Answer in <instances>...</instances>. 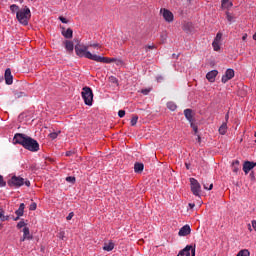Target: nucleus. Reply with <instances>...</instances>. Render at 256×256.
Instances as JSON below:
<instances>
[{"mask_svg":"<svg viewBox=\"0 0 256 256\" xmlns=\"http://www.w3.org/2000/svg\"><path fill=\"white\" fill-rule=\"evenodd\" d=\"M248 230L251 232L253 231V228H251V224L248 225Z\"/></svg>","mask_w":256,"mask_h":256,"instance_id":"nucleus-54","label":"nucleus"},{"mask_svg":"<svg viewBox=\"0 0 256 256\" xmlns=\"http://www.w3.org/2000/svg\"><path fill=\"white\" fill-rule=\"evenodd\" d=\"M98 63H115L117 67H123V65H125V62H123V60L119 58H109L103 56H100V60L98 61Z\"/></svg>","mask_w":256,"mask_h":256,"instance_id":"nucleus-6","label":"nucleus"},{"mask_svg":"<svg viewBox=\"0 0 256 256\" xmlns=\"http://www.w3.org/2000/svg\"><path fill=\"white\" fill-rule=\"evenodd\" d=\"M217 75H219V71L217 70H211L210 72H208L206 74V79L210 82V83H215V78L217 77Z\"/></svg>","mask_w":256,"mask_h":256,"instance_id":"nucleus-15","label":"nucleus"},{"mask_svg":"<svg viewBox=\"0 0 256 256\" xmlns=\"http://www.w3.org/2000/svg\"><path fill=\"white\" fill-rule=\"evenodd\" d=\"M250 176L255 177V175L253 174V172H251Z\"/></svg>","mask_w":256,"mask_h":256,"instance_id":"nucleus-56","label":"nucleus"},{"mask_svg":"<svg viewBox=\"0 0 256 256\" xmlns=\"http://www.w3.org/2000/svg\"><path fill=\"white\" fill-rule=\"evenodd\" d=\"M0 221H9V216H5V211L0 208Z\"/></svg>","mask_w":256,"mask_h":256,"instance_id":"nucleus-26","label":"nucleus"},{"mask_svg":"<svg viewBox=\"0 0 256 256\" xmlns=\"http://www.w3.org/2000/svg\"><path fill=\"white\" fill-rule=\"evenodd\" d=\"M75 52L78 57H85L86 59H90V61H96V63H99L101 59V56L89 52V46L86 45H76Z\"/></svg>","mask_w":256,"mask_h":256,"instance_id":"nucleus-2","label":"nucleus"},{"mask_svg":"<svg viewBox=\"0 0 256 256\" xmlns=\"http://www.w3.org/2000/svg\"><path fill=\"white\" fill-rule=\"evenodd\" d=\"M109 79H110L111 83H114V84L119 83V80H117V78L114 76H111Z\"/></svg>","mask_w":256,"mask_h":256,"instance_id":"nucleus-43","label":"nucleus"},{"mask_svg":"<svg viewBox=\"0 0 256 256\" xmlns=\"http://www.w3.org/2000/svg\"><path fill=\"white\" fill-rule=\"evenodd\" d=\"M33 239V235H31V232L29 231V227L23 228V237L20 239V241H31Z\"/></svg>","mask_w":256,"mask_h":256,"instance_id":"nucleus-14","label":"nucleus"},{"mask_svg":"<svg viewBox=\"0 0 256 256\" xmlns=\"http://www.w3.org/2000/svg\"><path fill=\"white\" fill-rule=\"evenodd\" d=\"M118 116H119L121 119H123V117H125V110H119Z\"/></svg>","mask_w":256,"mask_h":256,"instance_id":"nucleus-44","label":"nucleus"},{"mask_svg":"<svg viewBox=\"0 0 256 256\" xmlns=\"http://www.w3.org/2000/svg\"><path fill=\"white\" fill-rule=\"evenodd\" d=\"M177 256H195V246L187 245L184 249L179 251Z\"/></svg>","mask_w":256,"mask_h":256,"instance_id":"nucleus-9","label":"nucleus"},{"mask_svg":"<svg viewBox=\"0 0 256 256\" xmlns=\"http://www.w3.org/2000/svg\"><path fill=\"white\" fill-rule=\"evenodd\" d=\"M225 121H226L225 123H227L229 121V112H227L225 115Z\"/></svg>","mask_w":256,"mask_h":256,"instance_id":"nucleus-48","label":"nucleus"},{"mask_svg":"<svg viewBox=\"0 0 256 256\" xmlns=\"http://www.w3.org/2000/svg\"><path fill=\"white\" fill-rule=\"evenodd\" d=\"M13 143L14 145H22L24 149H27V151H31V153H37V151H39V142L27 136L26 134H15L13 138Z\"/></svg>","mask_w":256,"mask_h":256,"instance_id":"nucleus-1","label":"nucleus"},{"mask_svg":"<svg viewBox=\"0 0 256 256\" xmlns=\"http://www.w3.org/2000/svg\"><path fill=\"white\" fill-rule=\"evenodd\" d=\"M8 187H14L15 189H19V187H23V185H26V187H31V182L28 179H24L21 176H12L8 182Z\"/></svg>","mask_w":256,"mask_h":256,"instance_id":"nucleus-4","label":"nucleus"},{"mask_svg":"<svg viewBox=\"0 0 256 256\" xmlns=\"http://www.w3.org/2000/svg\"><path fill=\"white\" fill-rule=\"evenodd\" d=\"M89 47H93L94 49H97V47H98L99 49H101V44L94 43V44H90Z\"/></svg>","mask_w":256,"mask_h":256,"instance_id":"nucleus-42","label":"nucleus"},{"mask_svg":"<svg viewBox=\"0 0 256 256\" xmlns=\"http://www.w3.org/2000/svg\"><path fill=\"white\" fill-rule=\"evenodd\" d=\"M142 95H147L148 93H151V88H145L141 90Z\"/></svg>","mask_w":256,"mask_h":256,"instance_id":"nucleus-34","label":"nucleus"},{"mask_svg":"<svg viewBox=\"0 0 256 256\" xmlns=\"http://www.w3.org/2000/svg\"><path fill=\"white\" fill-rule=\"evenodd\" d=\"M226 19L229 23H233L235 21V16L231 14L229 11H226Z\"/></svg>","mask_w":256,"mask_h":256,"instance_id":"nucleus-25","label":"nucleus"},{"mask_svg":"<svg viewBox=\"0 0 256 256\" xmlns=\"http://www.w3.org/2000/svg\"><path fill=\"white\" fill-rule=\"evenodd\" d=\"M223 39V33L218 32L216 34V37L214 38L212 42V47L214 51H221V41Z\"/></svg>","mask_w":256,"mask_h":256,"instance_id":"nucleus-8","label":"nucleus"},{"mask_svg":"<svg viewBox=\"0 0 256 256\" xmlns=\"http://www.w3.org/2000/svg\"><path fill=\"white\" fill-rule=\"evenodd\" d=\"M188 205H189L190 209H194L195 208V204H193V203H189Z\"/></svg>","mask_w":256,"mask_h":256,"instance_id":"nucleus-50","label":"nucleus"},{"mask_svg":"<svg viewBox=\"0 0 256 256\" xmlns=\"http://www.w3.org/2000/svg\"><path fill=\"white\" fill-rule=\"evenodd\" d=\"M143 169H145V166L143 165V163H135L134 165V171L135 173H141V171H143Z\"/></svg>","mask_w":256,"mask_h":256,"instance_id":"nucleus-23","label":"nucleus"},{"mask_svg":"<svg viewBox=\"0 0 256 256\" xmlns=\"http://www.w3.org/2000/svg\"><path fill=\"white\" fill-rule=\"evenodd\" d=\"M25 213V204L24 203H21L18 210L15 211V214L18 216V217H23V214Z\"/></svg>","mask_w":256,"mask_h":256,"instance_id":"nucleus-22","label":"nucleus"},{"mask_svg":"<svg viewBox=\"0 0 256 256\" xmlns=\"http://www.w3.org/2000/svg\"><path fill=\"white\" fill-rule=\"evenodd\" d=\"M179 237H187V235H191V226L184 225L182 228H180L178 232Z\"/></svg>","mask_w":256,"mask_h":256,"instance_id":"nucleus-13","label":"nucleus"},{"mask_svg":"<svg viewBox=\"0 0 256 256\" xmlns=\"http://www.w3.org/2000/svg\"><path fill=\"white\" fill-rule=\"evenodd\" d=\"M23 227H27V223L25 221L18 222L17 229H23Z\"/></svg>","mask_w":256,"mask_h":256,"instance_id":"nucleus-32","label":"nucleus"},{"mask_svg":"<svg viewBox=\"0 0 256 256\" xmlns=\"http://www.w3.org/2000/svg\"><path fill=\"white\" fill-rule=\"evenodd\" d=\"M81 95L85 105L91 107L93 105V90L89 86H85L82 88Z\"/></svg>","mask_w":256,"mask_h":256,"instance_id":"nucleus-5","label":"nucleus"},{"mask_svg":"<svg viewBox=\"0 0 256 256\" xmlns=\"http://www.w3.org/2000/svg\"><path fill=\"white\" fill-rule=\"evenodd\" d=\"M137 121H139V116H137V115H133L132 116V119H131V126L132 127H135V125H137Z\"/></svg>","mask_w":256,"mask_h":256,"instance_id":"nucleus-29","label":"nucleus"},{"mask_svg":"<svg viewBox=\"0 0 256 256\" xmlns=\"http://www.w3.org/2000/svg\"><path fill=\"white\" fill-rule=\"evenodd\" d=\"M6 85H13V75L11 69L7 68L4 74Z\"/></svg>","mask_w":256,"mask_h":256,"instance_id":"nucleus-16","label":"nucleus"},{"mask_svg":"<svg viewBox=\"0 0 256 256\" xmlns=\"http://www.w3.org/2000/svg\"><path fill=\"white\" fill-rule=\"evenodd\" d=\"M58 136L59 134L57 132H52L49 134L50 139H57Z\"/></svg>","mask_w":256,"mask_h":256,"instance_id":"nucleus-35","label":"nucleus"},{"mask_svg":"<svg viewBox=\"0 0 256 256\" xmlns=\"http://www.w3.org/2000/svg\"><path fill=\"white\" fill-rule=\"evenodd\" d=\"M221 7L222 9H226L227 11H229V9L233 7V2L231 0H222Z\"/></svg>","mask_w":256,"mask_h":256,"instance_id":"nucleus-18","label":"nucleus"},{"mask_svg":"<svg viewBox=\"0 0 256 256\" xmlns=\"http://www.w3.org/2000/svg\"><path fill=\"white\" fill-rule=\"evenodd\" d=\"M72 155H73V152L71 151L66 152V157H71Z\"/></svg>","mask_w":256,"mask_h":256,"instance_id":"nucleus-49","label":"nucleus"},{"mask_svg":"<svg viewBox=\"0 0 256 256\" xmlns=\"http://www.w3.org/2000/svg\"><path fill=\"white\" fill-rule=\"evenodd\" d=\"M203 187L206 191H211V189H213V183L209 185L208 187V184H203Z\"/></svg>","mask_w":256,"mask_h":256,"instance_id":"nucleus-37","label":"nucleus"},{"mask_svg":"<svg viewBox=\"0 0 256 256\" xmlns=\"http://www.w3.org/2000/svg\"><path fill=\"white\" fill-rule=\"evenodd\" d=\"M190 127H192V129H193V131H194L195 133H197L198 127L195 125V123H194L193 121L190 122Z\"/></svg>","mask_w":256,"mask_h":256,"instance_id":"nucleus-38","label":"nucleus"},{"mask_svg":"<svg viewBox=\"0 0 256 256\" xmlns=\"http://www.w3.org/2000/svg\"><path fill=\"white\" fill-rule=\"evenodd\" d=\"M21 9H19V6H17V4H12L10 6V11L11 13H17V11H20Z\"/></svg>","mask_w":256,"mask_h":256,"instance_id":"nucleus-30","label":"nucleus"},{"mask_svg":"<svg viewBox=\"0 0 256 256\" xmlns=\"http://www.w3.org/2000/svg\"><path fill=\"white\" fill-rule=\"evenodd\" d=\"M16 19L20 25L27 27L29 25V20L31 19V9L29 7H24L16 12Z\"/></svg>","mask_w":256,"mask_h":256,"instance_id":"nucleus-3","label":"nucleus"},{"mask_svg":"<svg viewBox=\"0 0 256 256\" xmlns=\"http://www.w3.org/2000/svg\"><path fill=\"white\" fill-rule=\"evenodd\" d=\"M59 19H60L61 23H68L67 18H65V17H60Z\"/></svg>","mask_w":256,"mask_h":256,"instance_id":"nucleus-45","label":"nucleus"},{"mask_svg":"<svg viewBox=\"0 0 256 256\" xmlns=\"http://www.w3.org/2000/svg\"><path fill=\"white\" fill-rule=\"evenodd\" d=\"M146 49H155V45L151 44V45H147Z\"/></svg>","mask_w":256,"mask_h":256,"instance_id":"nucleus-47","label":"nucleus"},{"mask_svg":"<svg viewBox=\"0 0 256 256\" xmlns=\"http://www.w3.org/2000/svg\"><path fill=\"white\" fill-rule=\"evenodd\" d=\"M167 108L170 111H175L177 109V104H175V102H168L167 103Z\"/></svg>","mask_w":256,"mask_h":256,"instance_id":"nucleus-27","label":"nucleus"},{"mask_svg":"<svg viewBox=\"0 0 256 256\" xmlns=\"http://www.w3.org/2000/svg\"><path fill=\"white\" fill-rule=\"evenodd\" d=\"M197 141H198V143H201V136L200 135L197 136Z\"/></svg>","mask_w":256,"mask_h":256,"instance_id":"nucleus-53","label":"nucleus"},{"mask_svg":"<svg viewBox=\"0 0 256 256\" xmlns=\"http://www.w3.org/2000/svg\"><path fill=\"white\" fill-rule=\"evenodd\" d=\"M62 35L65 37V39H73V29L68 28L65 30V28H63Z\"/></svg>","mask_w":256,"mask_h":256,"instance_id":"nucleus-17","label":"nucleus"},{"mask_svg":"<svg viewBox=\"0 0 256 256\" xmlns=\"http://www.w3.org/2000/svg\"><path fill=\"white\" fill-rule=\"evenodd\" d=\"M236 256H251V253L249 252V250L244 249L240 250Z\"/></svg>","mask_w":256,"mask_h":256,"instance_id":"nucleus-28","label":"nucleus"},{"mask_svg":"<svg viewBox=\"0 0 256 256\" xmlns=\"http://www.w3.org/2000/svg\"><path fill=\"white\" fill-rule=\"evenodd\" d=\"M242 41H247V34H244V35L242 36Z\"/></svg>","mask_w":256,"mask_h":256,"instance_id":"nucleus-51","label":"nucleus"},{"mask_svg":"<svg viewBox=\"0 0 256 256\" xmlns=\"http://www.w3.org/2000/svg\"><path fill=\"white\" fill-rule=\"evenodd\" d=\"M7 186V182H5V179L3 178V176L0 175V187H6Z\"/></svg>","mask_w":256,"mask_h":256,"instance_id":"nucleus-33","label":"nucleus"},{"mask_svg":"<svg viewBox=\"0 0 256 256\" xmlns=\"http://www.w3.org/2000/svg\"><path fill=\"white\" fill-rule=\"evenodd\" d=\"M235 77V70L229 68L226 70L225 74L221 78L222 83H227L228 81H231Z\"/></svg>","mask_w":256,"mask_h":256,"instance_id":"nucleus-11","label":"nucleus"},{"mask_svg":"<svg viewBox=\"0 0 256 256\" xmlns=\"http://www.w3.org/2000/svg\"><path fill=\"white\" fill-rule=\"evenodd\" d=\"M115 249V243L113 241L105 242L103 246V251H113Z\"/></svg>","mask_w":256,"mask_h":256,"instance_id":"nucleus-20","label":"nucleus"},{"mask_svg":"<svg viewBox=\"0 0 256 256\" xmlns=\"http://www.w3.org/2000/svg\"><path fill=\"white\" fill-rule=\"evenodd\" d=\"M190 185H191V191L195 197H200L201 196V184L197 179L195 178H190Z\"/></svg>","mask_w":256,"mask_h":256,"instance_id":"nucleus-7","label":"nucleus"},{"mask_svg":"<svg viewBox=\"0 0 256 256\" xmlns=\"http://www.w3.org/2000/svg\"><path fill=\"white\" fill-rule=\"evenodd\" d=\"M37 209V203H32V204H30V207H29V210L30 211H35Z\"/></svg>","mask_w":256,"mask_h":256,"instance_id":"nucleus-39","label":"nucleus"},{"mask_svg":"<svg viewBox=\"0 0 256 256\" xmlns=\"http://www.w3.org/2000/svg\"><path fill=\"white\" fill-rule=\"evenodd\" d=\"M253 39H254V41H256V34L253 35Z\"/></svg>","mask_w":256,"mask_h":256,"instance_id":"nucleus-55","label":"nucleus"},{"mask_svg":"<svg viewBox=\"0 0 256 256\" xmlns=\"http://www.w3.org/2000/svg\"><path fill=\"white\" fill-rule=\"evenodd\" d=\"M255 167H256L255 162H251V161L244 162L243 171H244L245 175H249V171H251L252 169H255Z\"/></svg>","mask_w":256,"mask_h":256,"instance_id":"nucleus-12","label":"nucleus"},{"mask_svg":"<svg viewBox=\"0 0 256 256\" xmlns=\"http://www.w3.org/2000/svg\"><path fill=\"white\" fill-rule=\"evenodd\" d=\"M252 227L254 229V231H256V220H252Z\"/></svg>","mask_w":256,"mask_h":256,"instance_id":"nucleus-46","label":"nucleus"},{"mask_svg":"<svg viewBox=\"0 0 256 256\" xmlns=\"http://www.w3.org/2000/svg\"><path fill=\"white\" fill-rule=\"evenodd\" d=\"M58 238L63 241V239H65V231L59 232V233H58Z\"/></svg>","mask_w":256,"mask_h":256,"instance_id":"nucleus-41","label":"nucleus"},{"mask_svg":"<svg viewBox=\"0 0 256 256\" xmlns=\"http://www.w3.org/2000/svg\"><path fill=\"white\" fill-rule=\"evenodd\" d=\"M227 122H224L218 129L220 135H225L227 133Z\"/></svg>","mask_w":256,"mask_h":256,"instance_id":"nucleus-24","label":"nucleus"},{"mask_svg":"<svg viewBox=\"0 0 256 256\" xmlns=\"http://www.w3.org/2000/svg\"><path fill=\"white\" fill-rule=\"evenodd\" d=\"M186 169H189V165L188 164H186Z\"/></svg>","mask_w":256,"mask_h":256,"instance_id":"nucleus-57","label":"nucleus"},{"mask_svg":"<svg viewBox=\"0 0 256 256\" xmlns=\"http://www.w3.org/2000/svg\"><path fill=\"white\" fill-rule=\"evenodd\" d=\"M73 217H75V213L70 212V213L68 214V216L66 217V219H67V221H71V220L73 219Z\"/></svg>","mask_w":256,"mask_h":256,"instance_id":"nucleus-40","label":"nucleus"},{"mask_svg":"<svg viewBox=\"0 0 256 256\" xmlns=\"http://www.w3.org/2000/svg\"><path fill=\"white\" fill-rule=\"evenodd\" d=\"M66 181H67L68 183H75V177H73V176H68V177H66Z\"/></svg>","mask_w":256,"mask_h":256,"instance_id":"nucleus-36","label":"nucleus"},{"mask_svg":"<svg viewBox=\"0 0 256 256\" xmlns=\"http://www.w3.org/2000/svg\"><path fill=\"white\" fill-rule=\"evenodd\" d=\"M184 115H185L187 121H189V123H193V121H194V119H193V110L185 109L184 110Z\"/></svg>","mask_w":256,"mask_h":256,"instance_id":"nucleus-19","label":"nucleus"},{"mask_svg":"<svg viewBox=\"0 0 256 256\" xmlns=\"http://www.w3.org/2000/svg\"><path fill=\"white\" fill-rule=\"evenodd\" d=\"M66 51H69L70 53H73V49H75V46L73 45V41L66 40L64 42Z\"/></svg>","mask_w":256,"mask_h":256,"instance_id":"nucleus-21","label":"nucleus"},{"mask_svg":"<svg viewBox=\"0 0 256 256\" xmlns=\"http://www.w3.org/2000/svg\"><path fill=\"white\" fill-rule=\"evenodd\" d=\"M160 13L162 14V17L165 21H167V23H173V13L171 11H169L168 9L162 8L160 10Z\"/></svg>","mask_w":256,"mask_h":256,"instance_id":"nucleus-10","label":"nucleus"},{"mask_svg":"<svg viewBox=\"0 0 256 256\" xmlns=\"http://www.w3.org/2000/svg\"><path fill=\"white\" fill-rule=\"evenodd\" d=\"M15 99H20V97H25V92H15Z\"/></svg>","mask_w":256,"mask_h":256,"instance_id":"nucleus-31","label":"nucleus"},{"mask_svg":"<svg viewBox=\"0 0 256 256\" xmlns=\"http://www.w3.org/2000/svg\"><path fill=\"white\" fill-rule=\"evenodd\" d=\"M238 171H239V168L238 167H234L233 172L234 173H238Z\"/></svg>","mask_w":256,"mask_h":256,"instance_id":"nucleus-52","label":"nucleus"}]
</instances>
